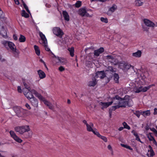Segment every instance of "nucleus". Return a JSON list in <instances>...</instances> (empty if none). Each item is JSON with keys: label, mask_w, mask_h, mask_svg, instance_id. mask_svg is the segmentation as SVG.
Returning a JSON list of instances; mask_svg holds the SVG:
<instances>
[{"label": "nucleus", "mask_w": 157, "mask_h": 157, "mask_svg": "<svg viewBox=\"0 0 157 157\" xmlns=\"http://www.w3.org/2000/svg\"><path fill=\"white\" fill-rule=\"evenodd\" d=\"M14 129L16 132H19L21 135H23V137L24 138H29L31 136L29 132L30 130V128L28 125L17 126Z\"/></svg>", "instance_id": "obj_1"}, {"label": "nucleus", "mask_w": 157, "mask_h": 157, "mask_svg": "<svg viewBox=\"0 0 157 157\" xmlns=\"http://www.w3.org/2000/svg\"><path fill=\"white\" fill-rule=\"evenodd\" d=\"M14 110L19 117H24L25 116L26 110L19 107L14 108Z\"/></svg>", "instance_id": "obj_2"}, {"label": "nucleus", "mask_w": 157, "mask_h": 157, "mask_svg": "<svg viewBox=\"0 0 157 157\" xmlns=\"http://www.w3.org/2000/svg\"><path fill=\"white\" fill-rule=\"evenodd\" d=\"M2 44L4 46L7 48V46L12 51H15L17 50L15 45L12 42L7 41H4L2 42Z\"/></svg>", "instance_id": "obj_3"}, {"label": "nucleus", "mask_w": 157, "mask_h": 157, "mask_svg": "<svg viewBox=\"0 0 157 157\" xmlns=\"http://www.w3.org/2000/svg\"><path fill=\"white\" fill-rule=\"evenodd\" d=\"M53 33L56 36L61 38L63 35V33L62 30L58 27H56L53 28Z\"/></svg>", "instance_id": "obj_4"}, {"label": "nucleus", "mask_w": 157, "mask_h": 157, "mask_svg": "<svg viewBox=\"0 0 157 157\" xmlns=\"http://www.w3.org/2000/svg\"><path fill=\"white\" fill-rule=\"evenodd\" d=\"M10 133L11 137L15 141L19 143H21L22 142V140L17 136L13 131H10Z\"/></svg>", "instance_id": "obj_5"}, {"label": "nucleus", "mask_w": 157, "mask_h": 157, "mask_svg": "<svg viewBox=\"0 0 157 157\" xmlns=\"http://www.w3.org/2000/svg\"><path fill=\"white\" fill-rule=\"evenodd\" d=\"M143 21L144 24L148 27H154L157 26V23L155 25L153 22L147 19H144Z\"/></svg>", "instance_id": "obj_6"}, {"label": "nucleus", "mask_w": 157, "mask_h": 157, "mask_svg": "<svg viewBox=\"0 0 157 157\" xmlns=\"http://www.w3.org/2000/svg\"><path fill=\"white\" fill-rule=\"evenodd\" d=\"M31 90H26V91H24L23 93L25 97H26L28 99H30V100L32 98H33L34 97L33 96V93L31 92Z\"/></svg>", "instance_id": "obj_7"}, {"label": "nucleus", "mask_w": 157, "mask_h": 157, "mask_svg": "<svg viewBox=\"0 0 157 157\" xmlns=\"http://www.w3.org/2000/svg\"><path fill=\"white\" fill-rule=\"evenodd\" d=\"M106 76L105 73L104 71H98L96 73V78H100L101 79L103 78Z\"/></svg>", "instance_id": "obj_8"}, {"label": "nucleus", "mask_w": 157, "mask_h": 157, "mask_svg": "<svg viewBox=\"0 0 157 157\" xmlns=\"http://www.w3.org/2000/svg\"><path fill=\"white\" fill-rule=\"evenodd\" d=\"M126 96H125V97L124 98V101H119V105L120 106V108L122 107H126V106L128 105L129 101L128 100H125V98L126 97Z\"/></svg>", "instance_id": "obj_9"}, {"label": "nucleus", "mask_w": 157, "mask_h": 157, "mask_svg": "<svg viewBox=\"0 0 157 157\" xmlns=\"http://www.w3.org/2000/svg\"><path fill=\"white\" fill-rule=\"evenodd\" d=\"M31 92L33 94H34L39 99L44 101L45 100L44 98L40 94L37 92L35 90L32 89L31 90Z\"/></svg>", "instance_id": "obj_10"}, {"label": "nucleus", "mask_w": 157, "mask_h": 157, "mask_svg": "<svg viewBox=\"0 0 157 157\" xmlns=\"http://www.w3.org/2000/svg\"><path fill=\"white\" fill-rule=\"evenodd\" d=\"M1 29V35H2L3 37L7 38V29L5 27L2 26Z\"/></svg>", "instance_id": "obj_11"}, {"label": "nucleus", "mask_w": 157, "mask_h": 157, "mask_svg": "<svg viewBox=\"0 0 157 157\" xmlns=\"http://www.w3.org/2000/svg\"><path fill=\"white\" fill-rule=\"evenodd\" d=\"M104 51L103 47H101L95 50L94 52V55L97 57L99 55L102 53Z\"/></svg>", "instance_id": "obj_12"}, {"label": "nucleus", "mask_w": 157, "mask_h": 157, "mask_svg": "<svg viewBox=\"0 0 157 157\" xmlns=\"http://www.w3.org/2000/svg\"><path fill=\"white\" fill-rule=\"evenodd\" d=\"M32 105L34 107H37L38 105V100L35 97H34L30 100Z\"/></svg>", "instance_id": "obj_13"}, {"label": "nucleus", "mask_w": 157, "mask_h": 157, "mask_svg": "<svg viewBox=\"0 0 157 157\" xmlns=\"http://www.w3.org/2000/svg\"><path fill=\"white\" fill-rule=\"evenodd\" d=\"M86 11L85 8H82L79 10L78 14L82 17H84L86 14Z\"/></svg>", "instance_id": "obj_14"}, {"label": "nucleus", "mask_w": 157, "mask_h": 157, "mask_svg": "<svg viewBox=\"0 0 157 157\" xmlns=\"http://www.w3.org/2000/svg\"><path fill=\"white\" fill-rule=\"evenodd\" d=\"M1 21H2L3 23L7 24V18L5 17V14L3 13L2 10L1 9Z\"/></svg>", "instance_id": "obj_15"}, {"label": "nucleus", "mask_w": 157, "mask_h": 157, "mask_svg": "<svg viewBox=\"0 0 157 157\" xmlns=\"http://www.w3.org/2000/svg\"><path fill=\"white\" fill-rule=\"evenodd\" d=\"M99 104L100 105L102 106L101 109H103L104 108H106L108 107L109 106L111 105V102H101L99 103Z\"/></svg>", "instance_id": "obj_16"}, {"label": "nucleus", "mask_w": 157, "mask_h": 157, "mask_svg": "<svg viewBox=\"0 0 157 157\" xmlns=\"http://www.w3.org/2000/svg\"><path fill=\"white\" fill-rule=\"evenodd\" d=\"M87 130L88 132H92L94 130L93 128L94 127V124L90 122L89 124H87Z\"/></svg>", "instance_id": "obj_17"}, {"label": "nucleus", "mask_w": 157, "mask_h": 157, "mask_svg": "<svg viewBox=\"0 0 157 157\" xmlns=\"http://www.w3.org/2000/svg\"><path fill=\"white\" fill-rule=\"evenodd\" d=\"M62 14L64 19L67 21H68L70 20L69 16L66 11H63Z\"/></svg>", "instance_id": "obj_18"}, {"label": "nucleus", "mask_w": 157, "mask_h": 157, "mask_svg": "<svg viewBox=\"0 0 157 157\" xmlns=\"http://www.w3.org/2000/svg\"><path fill=\"white\" fill-rule=\"evenodd\" d=\"M37 72L39 77L41 79H43L45 77L46 75L45 73L42 71L40 70L38 71Z\"/></svg>", "instance_id": "obj_19"}, {"label": "nucleus", "mask_w": 157, "mask_h": 157, "mask_svg": "<svg viewBox=\"0 0 157 157\" xmlns=\"http://www.w3.org/2000/svg\"><path fill=\"white\" fill-rule=\"evenodd\" d=\"M44 104L48 107L49 108L52 110H53L54 108L53 105L46 100H44Z\"/></svg>", "instance_id": "obj_20"}, {"label": "nucleus", "mask_w": 157, "mask_h": 157, "mask_svg": "<svg viewBox=\"0 0 157 157\" xmlns=\"http://www.w3.org/2000/svg\"><path fill=\"white\" fill-rule=\"evenodd\" d=\"M92 81H90L88 84V85L90 86H94L97 84V81L96 78L94 77L92 79Z\"/></svg>", "instance_id": "obj_21"}, {"label": "nucleus", "mask_w": 157, "mask_h": 157, "mask_svg": "<svg viewBox=\"0 0 157 157\" xmlns=\"http://www.w3.org/2000/svg\"><path fill=\"white\" fill-rule=\"evenodd\" d=\"M141 52L140 50H138L136 52L133 53L132 54V56L136 57H140L141 56Z\"/></svg>", "instance_id": "obj_22"}, {"label": "nucleus", "mask_w": 157, "mask_h": 157, "mask_svg": "<svg viewBox=\"0 0 157 157\" xmlns=\"http://www.w3.org/2000/svg\"><path fill=\"white\" fill-rule=\"evenodd\" d=\"M154 86V84H152L148 86H145L144 87H143V86H142V92H145L148 90L152 86Z\"/></svg>", "instance_id": "obj_23"}, {"label": "nucleus", "mask_w": 157, "mask_h": 157, "mask_svg": "<svg viewBox=\"0 0 157 157\" xmlns=\"http://www.w3.org/2000/svg\"><path fill=\"white\" fill-rule=\"evenodd\" d=\"M34 48L36 54L38 56H40V51L38 46L35 45L34 46Z\"/></svg>", "instance_id": "obj_24"}, {"label": "nucleus", "mask_w": 157, "mask_h": 157, "mask_svg": "<svg viewBox=\"0 0 157 157\" xmlns=\"http://www.w3.org/2000/svg\"><path fill=\"white\" fill-rule=\"evenodd\" d=\"M132 112L133 113V114L136 115L138 118H140V115L142 114V112H140V111L139 110L135 111L133 110H132Z\"/></svg>", "instance_id": "obj_25"}, {"label": "nucleus", "mask_w": 157, "mask_h": 157, "mask_svg": "<svg viewBox=\"0 0 157 157\" xmlns=\"http://www.w3.org/2000/svg\"><path fill=\"white\" fill-rule=\"evenodd\" d=\"M114 80L115 81L116 83H118L119 76L118 74L115 73L113 75Z\"/></svg>", "instance_id": "obj_26"}, {"label": "nucleus", "mask_w": 157, "mask_h": 157, "mask_svg": "<svg viewBox=\"0 0 157 157\" xmlns=\"http://www.w3.org/2000/svg\"><path fill=\"white\" fill-rule=\"evenodd\" d=\"M68 51L70 52V55L71 57L74 56V48L73 47L71 48H68Z\"/></svg>", "instance_id": "obj_27"}, {"label": "nucleus", "mask_w": 157, "mask_h": 157, "mask_svg": "<svg viewBox=\"0 0 157 157\" xmlns=\"http://www.w3.org/2000/svg\"><path fill=\"white\" fill-rule=\"evenodd\" d=\"M141 114L144 116H149L150 114V111L149 110H147L143 111L142 112Z\"/></svg>", "instance_id": "obj_28"}, {"label": "nucleus", "mask_w": 157, "mask_h": 157, "mask_svg": "<svg viewBox=\"0 0 157 157\" xmlns=\"http://www.w3.org/2000/svg\"><path fill=\"white\" fill-rule=\"evenodd\" d=\"M115 100H117V101H124V98H122L119 97L118 95H116L115 97L113 98Z\"/></svg>", "instance_id": "obj_29"}, {"label": "nucleus", "mask_w": 157, "mask_h": 157, "mask_svg": "<svg viewBox=\"0 0 157 157\" xmlns=\"http://www.w3.org/2000/svg\"><path fill=\"white\" fill-rule=\"evenodd\" d=\"M135 5L136 6H140L143 5V3L141 0H135Z\"/></svg>", "instance_id": "obj_30"}, {"label": "nucleus", "mask_w": 157, "mask_h": 157, "mask_svg": "<svg viewBox=\"0 0 157 157\" xmlns=\"http://www.w3.org/2000/svg\"><path fill=\"white\" fill-rule=\"evenodd\" d=\"M21 16L26 18H28L29 17V14L26 13L24 10H23L22 11Z\"/></svg>", "instance_id": "obj_31"}, {"label": "nucleus", "mask_w": 157, "mask_h": 157, "mask_svg": "<svg viewBox=\"0 0 157 157\" xmlns=\"http://www.w3.org/2000/svg\"><path fill=\"white\" fill-rule=\"evenodd\" d=\"M26 40L25 36L22 35H21L19 38V41L21 42H24Z\"/></svg>", "instance_id": "obj_32"}, {"label": "nucleus", "mask_w": 157, "mask_h": 157, "mask_svg": "<svg viewBox=\"0 0 157 157\" xmlns=\"http://www.w3.org/2000/svg\"><path fill=\"white\" fill-rule=\"evenodd\" d=\"M120 108V106L119 105H117L115 106H112L110 108V110L111 111H115L116 109H117L119 108Z\"/></svg>", "instance_id": "obj_33"}, {"label": "nucleus", "mask_w": 157, "mask_h": 157, "mask_svg": "<svg viewBox=\"0 0 157 157\" xmlns=\"http://www.w3.org/2000/svg\"><path fill=\"white\" fill-rule=\"evenodd\" d=\"M117 7V6L113 4V5L112 6L109 8V10L112 12H113L116 9Z\"/></svg>", "instance_id": "obj_34"}, {"label": "nucleus", "mask_w": 157, "mask_h": 157, "mask_svg": "<svg viewBox=\"0 0 157 157\" xmlns=\"http://www.w3.org/2000/svg\"><path fill=\"white\" fill-rule=\"evenodd\" d=\"M82 5V2L79 1H77L75 4V6L76 7L79 8Z\"/></svg>", "instance_id": "obj_35"}, {"label": "nucleus", "mask_w": 157, "mask_h": 157, "mask_svg": "<svg viewBox=\"0 0 157 157\" xmlns=\"http://www.w3.org/2000/svg\"><path fill=\"white\" fill-rule=\"evenodd\" d=\"M23 83L25 88L27 89V90H31V89L30 87L24 81L23 82Z\"/></svg>", "instance_id": "obj_36"}, {"label": "nucleus", "mask_w": 157, "mask_h": 157, "mask_svg": "<svg viewBox=\"0 0 157 157\" xmlns=\"http://www.w3.org/2000/svg\"><path fill=\"white\" fill-rule=\"evenodd\" d=\"M122 124L124 126V128L127 129L128 130L130 129V127L125 122H123Z\"/></svg>", "instance_id": "obj_37"}, {"label": "nucleus", "mask_w": 157, "mask_h": 157, "mask_svg": "<svg viewBox=\"0 0 157 157\" xmlns=\"http://www.w3.org/2000/svg\"><path fill=\"white\" fill-rule=\"evenodd\" d=\"M111 101L110 102H111V105L113 103L114 105H117L118 104L119 105V101H117V100H115L113 98H112L111 99Z\"/></svg>", "instance_id": "obj_38"}, {"label": "nucleus", "mask_w": 157, "mask_h": 157, "mask_svg": "<svg viewBox=\"0 0 157 157\" xmlns=\"http://www.w3.org/2000/svg\"><path fill=\"white\" fill-rule=\"evenodd\" d=\"M39 35L42 40H46V38L45 36L43 33L42 32H40Z\"/></svg>", "instance_id": "obj_39"}, {"label": "nucleus", "mask_w": 157, "mask_h": 157, "mask_svg": "<svg viewBox=\"0 0 157 157\" xmlns=\"http://www.w3.org/2000/svg\"><path fill=\"white\" fill-rule=\"evenodd\" d=\"M121 145L122 147L126 148L127 149H128L130 150H132L133 149L132 148H131L130 146L128 145H127L123 144H121Z\"/></svg>", "instance_id": "obj_40"}, {"label": "nucleus", "mask_w": 157, "mask_h": 157, "mask_svg": "<svg viewBox=\"0 0 157 157\" xmlns=\"http://www.w3.org/2000/svg\"><path fill=\"white\" fill-rule=\"evenodd\" d=\"M107 71L114 73L116 71L114 70V68L112 66H108L107 68Z\"/></svg>", "instance_id": "obj_41"}, {"label": "nucleus", "mask_w": 157, "mask_h": 157, "mask_svg": "<svg viewBox=\"0 0 157 157\" xmlns=\"http://www.w3.org/2000/svg\"><path fill=\"white\" fill-rule=\"evenodd\" d=\"M100 20L101 21L104 22L105 23H108V21L107 18L101 17L100 18Z\"/></svg>", "instance_id": "obj_42"}, {"label": "nucleus", "mask_w": 157, "mask_h": 157, "mask_svg": "<svg viewBox=\"0 0 157 157\" xmlns=\"http://www.w3.org/2000/svg\"><path fill=\"white\" fill-rule=\"evenodd\" d=\"M142 86H140V87L139 88H137L136 89V90H135V92L136 93H139L140 92H142Z\"/></svg>", "instance_id": "obj_43"}, {"label": "nucleus", "mask_w": 157, "mask_h": 157, "mask_svg": "<svg viewBox=\"0 0 157 157\" xmlns=\"http://www.w3.org/2000/svg\"><path fill=\"white\" fill-rule=\"evenodd\" d=\"M13 53L14 56L15 57H18L19 56V52L16 50L15 51H12Z\"/></svg>", "instance_id": "obj_44"}, {"label": "nucleus", "mask_w": 157, "mask_h": 157, "mask_svg": "<svg viewBox=\"0 0 157 157\" xmlns=\"http://www.w3.org/2000/svg\"><path fill=\"white\" fill-rule=\"evenodd\" d=\"M92 132L94 134L96 135L98 137H99L100 136H101V135L100 134L99 132H97V131H96L94 130Z\"/></svg>", "instance_id": "obj_45"}, {"label": "nucleus", "mask_w": 157, "mask_h": 157, "mask_svg": "<svg viewBox=\"0 0 157 157\" xmlns=\"http://www.w3.org/2000/svg\"><path fill=\"white\" fill-rule=\"evenodd\" d=\"M57 59L58 60V63L59 62L60 63H62L64 62L63 59L62 58L58 57L57 58Z\"/></svg>", "instance_id": "obj_46"}, {"label": "nucleus", "mask_w": 157, "mask_h": 157, "mask_svg": "<svg viewBox=\"0 0 157 157\" xmlns=\"http://www.w3.org/2000/svg\"><path fill=\"white\" fill-rule=\"evenodd\" d=\"M99 138H101L105 142H107V138L105 136L101 135V136H100Z\"/></svg>", "instance_id": "obj_47"}, {"label": "nucleus", "mask_w": 157, "mask_h": 157, "mask_svg": "<svg viewBox=\"0 0 157 157\" xmlns=\"http://www.w3.org/2000/svg\"><path fill=\"white\" fill-rule=\"evenodd\" d=\"M106 59H111L113 60L114 59L113 57L111 55H108L106 56Z\"/></svg>", "instance_id": "obj_48"}, {"label": "nucleus", "mask_w": 157, "mask_h": 157, "mask_svg": "<svg viewBox=\"0 0 157 157\" xmlns=\"http://www.w3.org/2000/svg\"><path fill=\"white\" fill-rule=\"evenodd\" d=\"M65 70L64 67L62 66H60L59 68V70L60 71H63Z\"/></svg>", "instance_id": "obj_49"}, {"label": "nucleus", "mask_w": 157, "mask_h": 157, "mask_svg": "<svg viewBox=\"0 0 157 157\" xmlns=\"http://www.w3.org/2000/svg\"><path fill=\"white\" fill-rule=\"evenodd\" d=\"M132 133H133V135L136 137L137 136H138L137 133L134 130H133L132 131Z\"/></svg>", "instance_id": "obj_50"}, {"label": "nucleus", "mask_w": 157, "mask_h": 157, "mask_svg": "<svg viewBox=\"0 0 157 157\" xmlns=\"http://www.w3.org/2000/svg\"><path fill=\"white\" fill-rule=\"evenodd\" d=\"M136 140L140 142L141 143H143V142L141 141V140H140V138L138 136L136 137Z\"/></svg>", "instance_id": "obj_51"}, {"label": "nucleus", "mask_w": 157, "mask_h": 157, "mask_svg": "<svg viewBox=\"0 0 157 157\" xmlns=\"http://www.w3.org/2000/svg\"><path fill=\"white\" fill-rule=\"evenodd\" d=\"M44 48H45V50L47 51H48V52H49V51H50L51 52H52L50 50V49L49 48V47H48V45H45V46H44Z\"/></svg>", "instance_id": "obj_52"}, {"label": "nucleus", "mask_w": 157, "mask_h": 157, "mask_svg": "<svg viewBox=\"0 0 157 157\" xmlns=\"http://www.w3.org/2000/svg\"><path fill=\"white\" fill-rule=\"evenodd\" d=\"M43 40V44L44 46H45V45H47V39H46V40Z\"/></svg>", "instance_id": "obj_53"}, {"label": "nucleus", "mask_w": 157, "mask_h": 157, "mask_svg": "<svg viewBox=\"0 0 157 157\" xmlns=\"http://www.w3.org/2000/svg\"><path fill=\"white\" fill-rule=\"evenodd\" d=\"M21 2L23 3V5L25 9V10L26 9H27L28 8V6H27V5L25 4V3L24 1H23H23H21Z\"/></svg>", "instance_id": "obj_54"}, {"label": "nucleus", "mask_w": 157, "mask_h": 157, "mask_svg": "<svg viewBox=\"0 0 157 157\" xmlns=\"http://www.w3.org/2000/svg\"><path fill=\"white\" fill-rule=\"evenodd\" d=\"M149 134L150 135V138H149L148 137V139H149V140L150 141H152L153 140H154V137L152 136L151 135V133H150Z\"/></svg>", "instance_id": "obj_55"}, {"label": "nucleus", "mask_w": 157, "mask_h": 157, "mask_svg": "<svg viewBox=\"0 0 157 157\" xmlns=\"http://www.w3.org/2000/svg\"><path fill=\"white\" fill-rule=\"evenodd\" d=\"M17 91L19 93H21L22 92V90L20 86H17Z\"/></svg>", "instance_id": "obj_56"}, {"label": "nucleus", "mask_w": 157, "mask_h": 157, "mask_svg": "<svg viewBox=\"0 0 157 157\" xmlns=\"http://www.w3.org/2000/svg\"><path fill=\"white\" fill-rule=\"evenodd\" d=\"M150 156L151 157H153L155 155V153L154 152V151H150Z\"/></svg>", "instance_id": "obj_57"}, {"label": "nucleus", "mask_w": 157, "mask_h": 157, "mask_svg": "<svg viewBox=\"0 0 157 157\" xmlns=\"http://www.w3.org/2000/svg\"><path fill=\"white\" fill-rule=\"evenodd\" d=\"M25 106L28 109H31V107H30V105L27 103H26L25 104Z\"/></svg>", "instance_id": "obj_58"}, {"label": "nucleus", "mask_w": 157, "mask_h": 157, "mask_svg": "<svg viewBox=\"0 0 157 157\" xmlns=\"http://www.w3.org/2000/svg\"><path fill=\"white\" fill-rule=\"evenodd\" d=\"M148 148H149V150H148V152H150V151H152L153 150L152 147L150 145H149L148 146Z\"/></svg>", "instance_id": "obj_59"}, {"label": "nucleus", "mask_w": 157, "mask_h": 157, "mask_svg": "<svg viewBox=\"0 0 157 157\" xmlns=\"http://www.w3.org/2000/svg\"><path fill=\"white\" fill-rule=\"evenodd\" d=\"M150 129L153 132L155 133L157 131L154 128H150Z\"/></svg>", "instance_id": "obj_60"}, {"label": "nucleus", "mask_w": 157, "mask_h": 157, "mask_svg": "<svg viewBox=\"0 0 157 157\" xmlns=\"http://www.w3.org/2000/svg\"><path fill=\"white\" fill-rule=\"evenodd\" d=\"M13 38L15 40H17L18 38L16 34H14L13 35Z\"/></svg>", "instance_id": "obj_61"}, {"label": "nucleus", "mask_w": 157, "mask_h": 157, "mask_svg": "<svg viewBox=\"0 0 157 157\" xmlns=\"http://www.w3.org/2000/svg\"><path fill=\"white\" fill-rule=\"evenodd\" d=\"M154 115L157 114V109L156 108H155L154 109Z\"/></svg>", "instance_id": "obj_62"}, {"label": "nucleus", "mask_w": 157, "mask_h": 157, "mask_svg": "<svg viewBox=\"0 0 157 157\" xmlns=\"http://www.w3.org/2000/svg\"><path fill=\"white\" fill-rule=\"evenodd\" d=\"M142 27L144 31H148V29L147 28V27H144L143 25H142Z\"/></svg>", "instance_id": "obj_63"}, {"label": "nucleus", "mask_w": 157, "mask_h": 157, "mask_svg": "<svg viewBox=\"0 0 157 157\" xmlns=\"http://www.w3.org/2000/svg\"><path fill=\"white\" fill-rule=\"evenodd\" d=\"M108 148L109 150L111 151L112 150V149L111 146L110 145H109L108 146Z\"/></svg>", "instance_id": "obj_64"}]
</instances>
